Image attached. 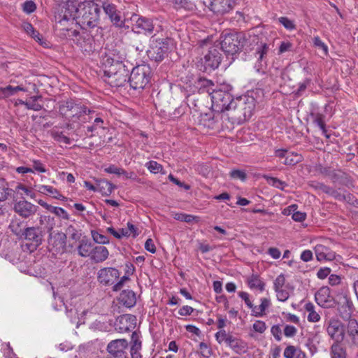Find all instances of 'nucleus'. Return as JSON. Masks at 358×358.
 Instances as JSON below:
<instances>
[{
    "mask_svg": "<svg viewBox=\"0 0 358 358\" xmlns=\"http://www.w3.org/2000/svg\"><path fill=\"white\" fill-rule=\"evenodd\" d=\"M100 9L94 2L80 3L77 7L73 5L62 6L55 15L56 27L66 30L69 22L76 20L83 29H92L97 26Z\"/></svg>",
    "mask_w": 358,
    "mask_h": 358,
    "instance_id": "1",
    "label": "nucleus"
},
{
    "mask_svg": "<svg viewBox=\"0 0 358 358\" xmlns=\"http://www.w3.org/2000/svg\"><path fill=\"white\" fill-rule=\"evenodd\" d=\"M104 80L113 87L124 85L129 80V69L120 59L106 55L102 59Z\"/></svg>",
    "mask_w": 358,
    "mask_h": 358,
    "instance_id": "2",
    "label": "nucleus"
},
{
    "mask_svg": "<svg viewBox=\"0 0 358 358\" xmlns=\"http://www.w3.org/2000/svg\"><path fill=\"white\" fill-rule=\"evenodd\" d=\"M231 106L229 111L231 118L234 122L241 123L246 121L252 115L255 107V100L250 96H239L234 99Z\"/></svg>",
    "mask_w": 358,
    "mask_h": 358,
    "instance_id": "3",
    "label": "nucleus"
},
{
    "mask_svg": "<svg viewBox=\"0 0 358 358\" xmlns=\"http://www.w3.org/2000/svg\"><path fill=\"white\" fill-rule=\"evenodd\" d=\"M232 87L228 84H220L215 91H213L210 96L212 108L217 113L229 112L231 108V103L234 99L230 92Z\"/></svg>",
    "mask_w": 358,
    "mask_h": 358,
    "instance_id": "4",
    "label": "nucleus"
},
{
    "mask_svg": "<svg viewBox=\"0 0 358 358\" xmlns=\"http://www.w3.org/2000/svg\"><path fill=\"white\" fill-rule=\"evenodd\" d=\"M151 69L147 64L138 65L133 68L129 77L130 86L134 90H141L150 83L151 79Z\"/></svg>",
    "mask_w": 358,
    "mask_h": 358,
    "instance_id": "5",
    "label": "nucleus"
},
{
    "mask_svg": "<svg viewBox=\"0 0 358 358\" xmlns=\"http://www.w3.org/2000/svg\"><path fill=\"white\" fill-rule=\"evenodd\" d=\"M169 48V40L167 38H161L153 35L150 40L147 55L151 60L160 62L168 56Z\"/></svg>",
    "mask_w": 358,
    "mask_h": 358,
    "instance_id": "6",
    "label": "nucleus"
},
{
    "mask_svg": "<svg viewBox=\"0 0 358 358\" xmlns=\"http://www.w3.org/2000/svg\"><path fill=\"white\" fill-rule=\"evenodd\" d=\"M220 47L228 55H234L239 52L244 45V37L238 33H227L221 37Z\"/></svg>",
    "mask_w": 358,
    "mask_h": 358,
    "instance_id": "7",
    "label": "nucleus"
},
{
    "mask_svg": "<svg viewBox=\"0 0 358 358\" xmlns=\"http://www.w3.org/2000/svg\"><path fill=\"white\" fill-rule=\"evenodd\" d=\"M222 61V55L217 46H210L208 52L205 54L201 62L203 64L206 71L215 70L218 68Z\"/></svg>",
    "mask_w": 358,
    "mask_h": 358,
    "instance_id": "8",
    "label": "nucleus"
},
{
    "mask_svg": "<svg viewBox=\"0 0 358 358\" xmlns=\"http://www.w3.org/2000/svg\"><path fill=\"white\" fill-rule=\"evenodd\" d=\"M128 342L126 339L111 341L107 345L108 355L106 358H127Z\"/></svg>",
    "mask_w": 358,
    "mask_h": 358,
    "instance_id": "9",
    "label": "nucleus"
},
{
    "mask_svg": "<svg viewBox=\"0 0 358 358\" xmlns=\"http://www.w3.org/2000/svg\"><path fill=\"white\" fill-rule=\"evenodd\" d=\"M315 299L316 303L323 308H333L336 305V301L331 294V289L327 286H323L316 292Z\"/></svg>",
    "mask_w": 358,
    "mask_h": 358,
    "instance_id": "10",
    "label": "nucleus"
},
{
    "mask_svg": "<svg viewBox=\"0 0 358 358\" xmlns=\"http://www.w3.org/2000/svg\"><path fill=\"white\" fill-rule=\"evenodd\" d=\"M134 24L132 31L137 34H152L154 31V24L151 19L134 15L131 17Z\"/></svg>",
    "mask_w": 358,
    "mask_h": 358,
    "instance_id": "11",
    "label": "nucleus"
},
{
    "mask_svg": "<svg viewBox=\"0 0 358 358\" xmlns=\"http://www.w3.org/2000/svg\"><path fill=\"white\" fill-rule=\"evenodd\" d=\"M38 210V206L25 199L15 201L13 204V210L15 213L24 219L29 218L34 215Z\"/></svg>",
    "mask_w": 358,
    "mask_h": 358,
    "instance_id": "12",
    "label": "nucleus"
},
{
    "mask_svg": "<svg viewBox=\"0 0 358 358\" xmlns=\"http://www.w3.org/2000/svg\"><path fill=\"white\" fill-rule=\"evenodd\" d=\"M327 331L334 343H341L344 338V326L338 319L331 318L329 320Z\"/></svg>",
    "mask_w": 358,
    "mask_h": 358,
    "instance_id": "13",
    "label": "nucleus"
},
{
    "mask_svg": "<svg viewBox=\"0 0 358 358\" xmlns=\"http://www.w3.org/2000/svg\"><path fill=\"white\" fill-rule=\"evenodd\" d=\"M208 8L217 15L229 13L235 5V0H208Z\"/></svg>",
    "mask_w": 358,
    "mask_h": 358,
    "instance_id": "14",
    "label": "nucleus"
},
{
    "mask_svg": "<svg viewBox=\"0 0 358 358\" xmlns=\"http://www.w3.org/2000/svg\"><path fill=\"white\" fill-rule=\"evenodd\" d=\"M95 111L88 109L80 103L76 102L69 116L76 118L82 122H90L93 117Z\"/></svg>",
    "mask_w": 358,
    "mask_h": 358,
    "instance_id": "15",
    "label": "nucleus"
},
{
    "mask_svg": "<svg viewBox=\"0 0 358 358\" xmlns=\"http://www.w3.org/2000/svg\"><path fill=\"white\" fill-rule=\"evenodd\" d=\"M337 310L339 315L344 320H348L354 311V306L351 299L346 294L343 295L336 301Z\"/></svg>",
    "mask_w": 358,
    "mask_h": 358,
    "instance_id": "16",
    "label": "nucleus"
},
{
    "mask_svg": "<svg viewBox=\"0 0 358 358\" xmlns=\"http://www.w3.org/2000/svg\"><path fill=\"white\" fill-rule=\"evenodd\" d=\"M52 225L48 227V232L49 233L48 243L55 248L57 252L63 251L66 247V236L61 231L53 233L52 232Z\"/></svg>",
    "mask_w": 358,
    "mask_h": 358,
    "instance_id": "17",
    "label": "nucleus"
},
{
    "mask_svg": "<svg viewBox=\"0 0 358 358\" xmlns=\"http://www.w3.org/2000/svg\"><path fill=\"white\" fill-rule=\"evenodd\" d=\"M119 276L120 272L115 268H103L97 273L99 282L104 285L113 284Z\"/></svg>",
    "mask_w": 358,
    "mask_h": 358,
    "instance_id": "18",
    "label": "nucleus"
},
{
    "mask_svg": "<svg viewBox=\"0 0 358 358\" xmlns=\"http://www.w3.org/2000/svg\"><path fill=\"white\" fill-rule=\"evenodd\" d=\"M102 8L106 15L109 17L111 22L117 27L124 26V20L122 18L120 11L117 10L116 6L109 2H103Z\"/></svg>",
    "mask_w": 358,
    "mask_h": 358,
    "instance_id": "19",
    "label": "nucleus"
},
{
    "mask_svg": "<svg viewBox=\"0 0 358 358\" xmlns=\"http://www.w3.org/2000/svg\"><path fill=\"white\" fill-rule=\"evenodd\" d=\"M136 324V316L131 314L121 315L115 323L116 329L121 333L127 332L135 328Z\"/></svg>",
    "mask_w": 358,
    "mask_h": 358,
    "instance_id": "20",
    "label": "nucleus"
},
{
    "mask_svg": "<svg viewBox=\"0 0 358 358\" xmlns=\"http://www.w3.org/2000/svg\"><path fill=\"white\" fill-rule=\"evenodd\" d=\"M22 234L27 241H30L36 247L41 245L43 242V234L40 227H27Z\"/></svg>",
    "mask_w": 358,
    "mask_h": 358,
    "instance_id": "21",
    "label": "nucleus"
},
{
    "mask_svg": "<svg viewBox=\"0 0 358 358\" xmlns=\"http://www.w3.org/2000/svg\"><path fill=\"white\" fill-rule=\"evenodd\" d=\"M314 251L316 259L319 262L333 261L336 259V252L324 245H316Z\"/></svg>",
    "mask_w": 358,
    "mask_h": 358,
    "instance_id": "22",
    "label": "nucleus"
},
{
    "mask_svg": "<svg viewBox=\"0 0 358 358\" xmlns=\"http://www.w3.org/2000/svg\"><path fill=\"white\" fill-rule=\"evenodd\" d=\"M320 173L327 176L333 182L343 183L346 178V174L340 170H334L328 167H322L320 169Z\"/></svg>",
    "mask_w": 358,
    "mask_h": 358,
    "instance_id": "23",
    "label": "nucleus"
},
{
    "mask_svg": "<svg viewBox=\"0 0 358 358\" xmlns=\"http://www.w3.org/2000/svg\"><path fill=\"white\" fill-rule=\"evenodd\" d=\"M234 352L241 355L248 350V344L241 338L234 337L232 335L228 338L227 344Z\"/></svg>",
    "mask_w": 358,
    "mask_h": 358,
    "instance_id": "24",
    "label": "nucleus"
},
{
    "mask_svg": "<svg viewBox=\"0 0 358 358\" xmlns=\"http://www.w3.org/2000/svg\"><path fill=\"white\" fill-rule=\"evenodd\" d=\"M67 33L65 34V36L71 38L78 46L81 48H85V50H87L86 43L90 41V38L88 37L86 38L85 37H83L80 36V32L76 29L66 28L65 30ZM87 36H89L87 35Z\"/></svg>",
    "mask_w": 358,
    "mask_h": 358,
    "instance_id": "25",
    "label": "nucleus"
},
{
    "mask_svg": "<svg viewBox=\"0 0 358 358\" xmlns=\"http://www.w3.org/2000/svg\"><path fill=\"white\" fill-rule=\"evenodd\" d=\"M108 256V250L103 245H98L93 248L90 259L95 263H101L106 260Z\"/></svg>",
    "mask_w": 358,
    "mask_h": 358,
    "instance_id": "26",
    "label": "nucleus"
},
{
    "mask_svg": "<svg viewBox=\"0 0 358 358\" xmlns=\"http://www.w3.org/2000/svg\"><path fill=\"white\" fill-rule=\"evenodd\" d=\"M120 303L127 308L134 307L136 303V294L132 290H123L118 298Z\"/></svg>",
    "mask_w": 358,
    "mask_h": 358,
    "instance_id": "27",
    "label": "nucleus"
},
{
    "mask_svg": "<svg viewBox=\"0 0 358 358\" xmlns=\"http://www.w3.org/2000/svg\"><path fill=\"white\" fill-rule=\"evenodd\" d=\"M196 87L201 93L207 92L211 96L213 91H215L219 85H215L210 80L201 78L196 82Z\"/></svg>",
    "mask_w": 358,
    "mask_h": 358,
    "instance_id": "28",
    "label": "nucleus"
},
{
    "mask_svg": "<svg viewBox=\"0 0 358 358\" xmlns=\"http://www.w3.org/2000/svg\"><path fill=\"white\" fill-rule=\"evenodd\" d=\"M347 333L352 345L358 347V322L355 319L348 321Z\"/></svg>",
    "mask_w": 358,
    "mask_h": 358,
    "instance_id": "29",
    "label": "nucleus"
},
{
    "mask_svg": "<svg viewBox=\"0 0 358 358\" xmlns=\"http://www.w3.org/2000/svg\"><path fill=\"white\" fill-rule=\"evenodd\" d=\"M176 10L185 9L193 11L196 9V5L190 0H169Z\"/></svg>",
    "mask_w": 358,
    "mask_h": 358,
    "instance_id": "30",
    "label": "nucleus"
},
{
    "mask_svg": "<svg viewBox=\"0 0 358 358\" xmlns=\"http://www.w3.org/2000/svg\"><path fill=\"white\" fill-rule=\"evenodd\" d=\"M247 282L251 289H258L261 292L264 290L265 283L258 275H252L248 278Z\"/></svg>",
    "mask_w": 358,
    "mask_h": 358,
    "instance_id": "31",
    "label": "nucleus"
},
{
    "mask_svg": "<svg viewBox=\"0 0 358 358\" xmlns=\"http://www.w3.org/2000/svg\"><path fill=\"white\" fill-rule=\"evenodd\" d=\"M38 191L42 194H49L53 198L64 200L66 197H64L62 194L59 193V192L55 187L49 185H41L38 187Z\"/></svg>",
    "mask_w": 358,
    "mask_h": 358,
    "instance_id": "32",
    "label": "nucleus"
},
{
    "mask_svg": "<svg viewBox=\"0 0 358 358\" xmlns=\"http://www.w3.org/2000/svg\"><path fill=\"white\" fill-rule=\"evenodd\" d=\"M92 244L85 240H82L80 242L79 245L78 246V255L83 257H91L92 250H93Z\"/></svg>",
    "mask_w": 358,
    "mask_h": 358,
    "instance_id": "33",
    "label": "nucleus"
},
{
    "mask_svg": "<svg viewBox=\"0 0 358 358\" xmlns=\"http://www.w3.org/2000/svg\"><path fill=\"white\" fill-rule=\"evenodd\" d=\"M305 310L308 313L307 320L310 322H317L321 317L318 312L315 310V306L309 302L305 305Z\"/></svg>",
    "mask_w": 358,
    "mask_h": 358,
    "instance_id": "34",
    "label": "nucleus"
},
{
    "mask_svg": "<svg viewBox=\"0 0 358 358\" xmlns=\"http://www.w3.org/2000/svg\"><path fill=\"white\" fill-rule=\"evenodd\" d=\"M270 300L266 298L261 299V304L254 306L252 309V315L255 317H262L265 314V310L270 306Z\"/></svg>",
    "mask_w": 358,
    "mask_h": 358,
    "instance_id": "35",
    "label": "nucleus"
},
{
    "mask_svg": "<svg viewBox=\"0 0 358 358\" xmlns=\"http://www.w3.org/2000/svg\"><path fill=\"white\" fill-rule=\"evenodd\" d=\"M330 352L331 358H346V350L341 343H334Z\"/></svg>",
    "mask_w": 358,
    "mask_h": 358,
    "instance_id": "36",
    "label": "nucleus"
},
{
    "mask_svg": "<svg viewBox=\"0 0 358 358\" xmlns=\"http://www.w3.org/2000/svg\"><path fill=\"white\" fill-rule=\"evenodd\" d=\"M114 188L115 186L106 180H101L97 184V191L101 192L103 195H110Z\"/></svg>",
    "mask_w": 358,
    "mask_h": 358,
    "instance_id": "37",
    "label": "nucleus"
},
{
    "mask_svg": "<svg viewBox=\"0 0 358 358\" xmlns=\"http://www.w3.org/2000/svg\"><path fill=\"white\" fill-rule=\"evenodd\" d=\"M302 159L303 157L301 155L294 152H288L285 156V159L281 161V163L285 165L294 166L301 162Z\"/></svg>",
    "mask_w": 358,
    "mask_h": 358,
    "instance_id": "38",
    "label": "nucleus"
},
{
    "mask_svg": "<svg viewBox=\"0 0 358 358\" xmlns=\"http://www.w3.org/2000/svg\"><path fill=\"white\" fill-rule=\"evenodd\" d=\"M92 343H87L79 346L78 355L80 358H89L94 352Z\"/></svg>",
    "mask_w": 358,
    "mask_h": 358,
    "instance_id": "39",
    "label": "nucleus"
},
{
    "mask_svg": "<svg viewBox=\"0 0 358 358\" xmlns=\"http://www.w3.org/2000/svg\"><path fill=\"white\" fill-rule=\"evenodd\" d=\"M269 48L266 43H262L258 45L256 49L255 55L257 61L259 62H267L266 55L268 52Z\"/></svg>",
    "mask_w": 358,
    "mask_h": 358,
    "instance_id": "40",
    "label": "nucleus"
},
{
    "mask_svg": "<svg viewBox=\"0 0 358 358\" xmlns=\"http://www.w3.org/2000/svg\"><path fill=\"white\" fill-rule=\"evenodd\" d=\"M41 99V96H33L29 101H26L25 107L28 110H32L34 111L41 110L43 108V106L38 103V100Z\"/></svg>",
    "mask_w": 358,
    "mask_h": 358,
    "instance_id": "41",
    "label": "nucleus"
},
{
    "mask_svg": "<svg viewBox=\"0 0 358 358\" xmlns=\"http://www.w3.org/2000/svg\"><path fill=\"white\" fill-rule=\"evenodd\" d=\"M313 116V123L322 130V134H324L327 138H329V135L327 134V131L325 127L324 115L320 113H317Z\"/></svg>",
    "mask_w": 358,
    "mask_h": 358,
    "instance_id": "42",
    "label": "nucleus"
},
{
    "mask_svg": "<svg viewBox=\"0 0 358 358\" xmlns=\"http://www.w3.org/2000/svg\"><path fill=\"white\" fill-rule=\"evenodd\" d=\"M296 205L289 206L287 208L288 214H292V219L296 222H302L305 220L306 217V214L301 211H296Z\"/></svg>",
    "mask_w": 358,
    "mask_h": 358,
    "instance_id": "43",
    "label": "nucleus"
},
{
    "mask_svg": "<svg viewBox=\"0 0 358 358\" xmlns=\"http://www.w3.org/2000/svg\"><path fill=\"white\" fill-rule=\"evenodd\" d=\"M145 167L152 173H162L164 175L166 173L164 170L163 166L157 162L156 161H150L145 164Z\"/></svg>",
    "mask_w": 358,
    "mask_h": 358,
    "instance_id": "44",
    "label": "nucleus"
},
{
    "mask_svg": "<svg viewBox=\"0 0 358 358\" xmlns=\"http://www.w3.org/2000/svg\"><path fill=\"white\" fill-rule=\"evenodd\" d=\"M11 192L12 189L8 188L5 180L0 179V201H6L11 194Z\"/></svg>",
    "mask_w": 358,
    "mask_h": 358,
    "instance_id": "45",
    "label": "nucleus"
},
{
    "mask_svg": "<svg viewBox=\"0 0 358 358\" xmlns=\"http://www.w3.org/2000/svg\"><path fill=\"white\" fill-rule=\"evenodd\" d=\"M329 195L333 196L338 201H348L350 202L351 199L353 196L351 194H347L346 195L339 192L338 190H336L333 188L331 189L330 192L328 194Z\"/></svg>",
    "mask_w": 358,
    "mask_h": 358,
    "instance_id": "46",
    "label": "nucleus"
},
{
    "mask_svg": "<svg viewBox=\"0 0 358 358\" xmlns=\"http://www.w3.org/2000/svg\"><path fill=\"white\" fill-rule=\"evenodd\" d=\"M91 234L93 240L96 243L100 245L107 244L109 243V238L106 236L100 234L99 231H92Z\"/></svg>",
    "mask_w": 358,
    "mask_h": 358,
    "instance_id": "47",
    "label": "nucleus"
},
{
    "mask_svg": "<svg viewBox=\"0 0 358 358\" xmlns=\"http://www.w3.org/2000/svg\"><path fill=\"white\" fill-rule=\"evenodd\" d=\"M76 102L73 101H66L64 102L59 107V111L63 115H69Z\"/></svg>",
    "mask_w": 358,
    "mask_h": 358,
    "instance_id": "48",
    "label": "nucleus"
},
{
    "mask_svg": "<svg viewBox=\"0 0 358 358\" xmlns=\"http://www.w3.org/2000/svg\"><path fill=\"white\" fill-rule=\"evenodd\" d=\"M52 136L55 141H56L60 143H64L65 145H69L71 143V139L69 137L66 136L64 134H63L62 132H58V131L52 132Z\"/></svg>",
    "mask_w": 358,
    "mask_h": 358,
    "instance_id": "49",
    "label": "nucleus"
},
{
    "mask_svg": "<svg viewBox=\"0 0 358 358\" xmlns=\"http://www.w3.org/2000/svg\"><path fill=\"white\" fill-rule=\"evenodd\" d=\"M50 213H54L64 220H69L70 219L69 213L64 208L60 207L52 206Z\"/></svg>",
    "mask_w": 358,
    "mask_h": 358,
    "instance_id": "50",
    "label": "nucleus"
},
{
    "mask_svg": "<svg viewBox=\"0 0 358 358\" xmlns=\"http://www.w3.org/2000/svg\"><path fill=\"white\" fill-rule=\"evenodd\" d=\"M231 336V334H227L225 330L222 329L217 331L215 334V337L218 343L221 344L225 342L226 344L228 343V338Z\"/></svg>",
    "mask_w": 358,
    "mask_h": 358,
    "instance_id": "51",
    "label": "nucleus"
},
{
    "mask_svg": "<svg viewBox=\"0 0 358 358\" xmlns=\"http://www.w3.org/2000/svg\"><path fill=\"white\" fill-rule=\"evenodd\" d=\"M131 346L130 350H138L141 349V341L139 340L138 335L136 332H133L131 335Z\"/></svg>",
    "mask_w": 358,
    "mask_h": 358,
    "instance_id": "52",
    "label": "nucleus"
},
{
    "mask_svg": "<svg viewBox=\"0 0 358 358\" xmlns=\"http://www.w3.org/2000/svg\"><path fill=\"white\" fill-rule=\"evenodd\" d=\"M18 91L26 92L27 90L25 88L19 85L16 87H13L11 85L6 86L5 87L6 98L15 94Z\"/></svg>",
    "mask_w": 358,
    "mask_h": 358,
    "instance_id": "53",
    "label": "nucleus"
},
{
    "mask_svg": "<svg viewBox=\"0 0 358 358\" xmlns=\"http://www.w3.org/2000/svg\"><path fill=\"white\" fill-rule=\"evenodd\" d=\"M105 171L108 173H113L116 175H124L127 178H131L127 173L122 169L118 168L114 165H111L106 168Z\"/></svg>",
    "mask_w": 358,
    "mask_h": 358,
    "instance_id": "54",
    "label": "nucleus"
},
{
    "mask_svg": "<svg viewBox=\"0 0 358 358\" xmlns=\"http://www.w3.org/2000/svg\"><path fill=\"white\" fill-rule=\"evenodd\" d=\"M229 176L233 179H238L241 181H244L246 179V173L244 171L239 170V169H235L232 170L229 173Z\"/></svg>",
    "mask_w": 358,
    "mask_h": 358,
    "instance_id": "55",
    "label": "nucleus"
},
{
    "mask_svg": "<svg viewBox=\"0 0 358 358\" xmlns=\"http://www.w3.org/2000/svg\"><path fill=\"white\" fill-rule=\"evenodd\" d=\"M199 349L201 350V355L206 358L210 357L213 354L211 348L206 343H200Z\"/></svg>",
    "mask_w": 358,
    "mask_h": 358,
    "instance_id": "56",
    "label": "nucleus"
},
{
    "mask_svg": "<svg viewBox=\"0 0 358 358\" xmlns=\"http://www.w3.org/2000/svg\"><path fill=\"white\" fill-rule=\"evenodd\" d=\"M173 217L176 220L185 222L187 223L192 222L195 218L194 216L185 213H176Z\"/></svg>",
    "mask_w": 358,
    "mask_h": 358,
    "instance_id": "57",
    "label": "nucleus"
},
{
    "mask_svg": "<svg viewBox=\"0 0 358 358\" xmlns=\"http://www.w3.org/2000/svg\"><path fill=\"white\" fill-rule=\"evenodd\" d=\"M279 22L288 30H293L295 29V24L293 21L286 17H280L278 19Z\"/></svg>",
    "mask_w": 358,
    "mask_h": 358,
    "instance_id": "58",
    "label": "nucleus"
},
{
    "mask_svg": "<svg viewBox=\"0 0 358 358\" xmlns=\"http://www.w3.org/2000/svg\"><path fill=\"white\" fill-rule=\"evenodd\" d=\"M285 283V278L283 274L279 275L273 282V288L275 291L282 289Z\"/></svg>",
    "mask_w": 358,
    "mask_h": 358,
    "instance_id": "59",
    "label": "nucleus"
},
{
    "mask_svg": "<svg viewBox=\"0 0 358 358\" xmlns=\"http://www.w3.org/2000/svg\"><path fill=\"white\" fill-rule=\"evenodd\" d=\"M253 329L255 331L258 332L259 334H262L266 329V323L261 320H257L253 324Z\"/></svg>",
    "mask_w": 358,
    "mask_h": 358,
    "instance_id": "60",
    "label": "nucleus"
},
{
    "mask_svg": "<svg viewBox=\"0 0 358 358\" xmlns=\"http://www.w3.org/2000/svg\"><path fill=\"white\" fill-rule=\"evenodd\" d=\"M266 67H267V62L257 61L254 66L255 71L262 75L265 74Z\"/></svg>",
    "mask_w": 358,
    "mask_h": 358,
    "instance_id": "61",
    "label": "nucleus"
},
{
    "mask_svg": "<svg viewBox=\"0 0 358 358\" xmlns=\"http://www.w3.org/2000/svg\"><path fill=\"white\" fill-rule=\"evenodd\" d=\"M313 43L315 46L322 49L325 55L328 53V47L318 36H315L313 38Z\"/></svg>",
    "mask_w": 358,
    "mask_h": 358,
    "instance_id": "62",
    "label": "nucleus"
},
{
    "mask_svg": "<svg viewBox=\"0 0 358 358\" xmlns=\"http://www.w3.org/2000/svg\"><path fill=\"white\" fill-rule=\"evenodd\" d=\"M293 48V44L289 41H282L279 46V54L289 52Z\"/></svg>",
    "mask_w": 358,
    "mask_h": 358,
    "instance_id": "63",
    "label": "nucleus"
},
{
    "mask_svg": "<svg viewBox=\"0 0 358 358\" xmlns=\"http://www.w3.org/2000/svg\"><path fill=\"white\" fill-rule=\"evenodd\" d=\"M36 8V4L32 1H26L23 4V10L29 14L33 13Z\"/></svg>",
    "mask_w": 358,
    "mask_h": 358,
    "instance_id": "64",
    "label": "nucleus"
}]
</instances>
